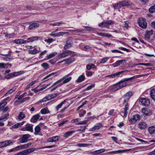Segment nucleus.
I'll list each match as a JSON object with an SVG mask.
<instances>
[{
    "label": "nucleus",
    "instance_id": "obj_1",
    "mask_svg": "<svg viewBox=\"0 0 155 155\" xmlns=\"http://www.w3.org/2000/svg\"><path fill=\"white\" fill-rule=\"evenodd\" d=\"M138 23L139 26L145 29L147 28V24L145 18H139Z\"/></svg>",
    "mask_w": 155,
    "mask_h": 155
},
{
    "label": "nucleus",
    "instance_id": "obj_2",
    "mask_svg": "<svg viewBox=\"0 0 155 155\" xmlns=\"http://www.w3.org/2000/svg\"><path fill=\"white\" fill-rule=\"evenodd\" d=\"M114 24V22L111 20H107L106 21H104L98 24V26L101 27L108 28L110 25Z\"/></svg>",
    "mask_w": 155,
    "mask_h": 155
},
{
    "label": "nucleus",
    "instance_id": "obj_3",
    "mask_svg": "<svg viewBox=\"0 0 155 155\" xmlns=\"http://www.w3.org/2000/svg\"><path fill=\"white\" fill-rule=\"evenodd\" d=\"M134 78V77H132L130 78H125L123 80L121 81H120L118 82L121 88L127 86L128 84V83L126 82V81H128L132 80Z\"/></svg>",
    "mask_w": 155,
    "mask_h": 155
},
{
    "label": "nucleus",
    "instance_id": "obj_4",
    "mask_svg": "<svg viewBox=\"0 0 155 155\" xmlns=\"http://www.w3.org/2000/svg\"><path fill=\"white\" fill-rule=\"evenodd\" d=\"M74 52L70 50H67L62 52L58 56L59 58H61L68 56L70 54H73Z\"/></svg>",
    "mask_w": 155,
    "mask_h": 155
},
{
    "label": "nucleus",
    "instance_id": "obj_5",
    "mask_svg": "<svg viewBox=\"0 0 155 155\" xmlns=\"http://www.w3.org/2000/svg\"><path fill=\"white\" fill-rule=\"evenodd\" d=\"M58 95V94H54L49 95L44 98L41 101L42 102H45L48 100H51L52 99L55 98Z\"/></svg>",
    "mask_w": 155,
    "mask_h": 155
},
{
    "label": "nucleus",
    "instance_id": "obj_6",
    "mask_svg": "<svg viewBox=\"0 0 155 155\" xmlns=\"http://www.w3.org/2000/svg\"><path fill=\"white\" fill-rule=\"evenodd\" d=\"M139 101L143 105L145 106H147L150 104L149 100L146 98H140L139 100Z\"/></svg>",
    "mask_w": 155,
    "mask_h": 155
},
{
    "label": "nucleus",
    "instance_id": "obj_7",
    "mask_svg": "<svg viewBox=\"0 0 155 155\" xmlns=\"http://www.w3.org/2000/svg\"><path fill=\"white\" fill-rule=\"evenodd\" d=\"M12 143L11 140L5 141L0 142V148L7 147Z\"/></svg>",
    "mask_w": 155,
    "mask_h": 155
},
{
    "label": "nucleus",
    "instance_id": "obj_8",
    "mask_svg": "<svg viewBox=\"0 0 155 155\" xmlns=\"http://www.w3.org/2000/svg\"><path fill=\"white\" fill-rule=\"evenodd\" d=\"M60 138V137L58 136L50 137L47 139V141L49 143L56 142L59 140Z\"/></svg>",
    "mask_w": 155,
    "mask_h": 155
},
{
    "label": "nucleus",
    "instance_id": "obj_9",
    "mask_svg": "<svg viewBox=\"0 0 155 155\" xmlns=\"http://www.w3.org/2000/svg\"><path fill=\"white\" fill-rule=\"evenodd\" d=\"M31 136L28 134H24L22 135L21 137V143H25L27 142L28 140V139L30 138Z\"/></svg>",
    "mask_w": 155,
    "mask_h": 155
},
{
    "label": "nucleus",
    "instance_id": "obj_10",
    "mask_svg": "<svg viewBox=\"0 0 155 155\" xmlns=\"http://www.w3.org/2000/svg\"><path fill=\"white\" fill-rule=\"evenodd\" d=\"M70 74L71 73H70L61 78L64 84H65L69 82L71 80L72 77L71 76H69Z\"/></svg>",
    "mask_w": 155,
    "mask_h": 155
},
{
    "label": "nucleus",
    "instance_id": "obj_11",
    "mask_svg": "<svg viewBox=\"0 0 155 155\" xmlns=\"http://www.w3.org/2000/svg\"><path fill=\"white\" fill-rule=\"evenodd\" d=\"M35 150L34 148H29L22 151V155H28Z\"/></svg>",
    "mask_w": 155,
    "mask_h": 155
},
{
    "label": "nucleus",
    "instance_id": "obj_12",
    "mask_svg": "<svg viewBox=\"0 0 155 155\" xmlns=\"http://www.w3.org/2000/svg\"><path fill=\"white\" fill-rule=\"evenodd\" d=\"M147 127V124L144 121L140 122L138 124V127L142 130H145Z\"/></svg>",
    "mask_w": 155,
    "mask_h": 155
},
{
    "label": "nucleus",
    "instance_id": "obj_13",
    "mask_svg": "<svg viewBox=\"0 0 155 155\" xmlns=\"http://www.w3.org/2000/svg\"><path fill=\"white\" fill-rule=\"evenodd\" d=\"M103 127L102 124L101 123H99L97 124L93 127L91 128L90 130V131H94L97 130L99 129L100 128Z\"/></svg>",
    "mask_w": 155,
    "mask_h": 155
},
{
    "label": "nucleus",
    "instance_id": "obj_14",
    "mask_svg": "<svg viewBox=\"0 0 155 155\" xmlns=\"http://www.w3.org/2000/svg\"><path fill=\"white\" fill-rule=\"evenodd\" d=\"M23 131H28L32 132H33V125H30L29 124H28L26 126V127L22 129Z\"/></svg>",
    "mask_w": 155,
    "mask_h": 155
},
{
    "label": "nucleus",
    "instance_id": "obj_15",
    "mask_svg": "<svg viewBox=\"0 0 155 155\" xmlns=\"http://www.w3.org/2000/svg\"><path fill=\"white\" fill-rule=\"evenodd\" d=\"M75 60V58L73 57H71L67 59H64L63 61L65 62V64L69 65L72 63Z\"/></svg>",
    "mask_w": 155,
    "mask_h": 155
},
{
    "label": "nucleus",
    "instance_id": "obj_16",
    "mask_svg": "<svg viewBox=\"0 0 155 155\" xmlns=\"http://www.w3.org/2000/svg\"><path fill=\"white\" fill-rule=\"evenodd\" d=\"M140 116L137 114H136L134 115L132 118H131L130 121L131 122L133 123L137 121L140 119Z\"/></svg>",
    "mask_w": 155,
    "mask_h": 155
},
{
    "label": "nucleus",
    "instance_id": "obj_17",
    "mask_svg": "<svg viewBox=\"0 0 155 155\" xmlns=\"http://www.w3.org/2000/svg\"><path fill=\"white\" fill-rule=\"evenodd\" d=\"M63 84H64L61 78L58 81L55 83H54L51 87H54L55 85H56L57 86V87H58L61 86Z\"/></svg>",
    "mask_w": 155,
    "mask_h": 155
},
{
    "label": "nucleus",
    "instance_id": "obj_18",
    "mask_svg": "<svg viewBox=\"0 0 155 155\" xmlns=\"http://www.w3.org/2000/svg\"><path fill=\"white\" fill-rule=\"evenodd\" d=\"M39 25L38 23H33L31 24L28 27L29 29L31 30L38 28Z\"/></svg>",
    "mask_w": 155,
    "mask_h": 155
},
{
    "label": "nucleus",
    "instance_id": "obj_19",
    "mask_svg": "<svg viewBox=\"0 0 155 155\" xmlns=\"http://www.w3.org/2000/svg\"><path fill=\"white\" fill-rule=\"evenodd\" d=\"M40 115L38 114H37L34 115L31 119V122L33 123L36 122L37 121L38 119L40 117Z\"/></svg>",
    "mask_w": 155,
    "mask_h": 155
},
{
    "label": "nucleus",
    "instance_id": "obj_20",
    "mask_svg": "<svg viewBox=\"0 0 155 155\" xmlns=\"http://www.w3.org/2000/svg\"><path fill=\"white\" fill-rule=\"evenodd\" d=\"M126 60L122 59L117 61L115 63L113 64V66L114 67H117L124 62H126Z\"/></svg>",
    "mask_w": 155,
    "mask_h": 155
},
{
    "label": "nucleus",
    "instance_id": "obj_21",
    "mask_svg": "<svg viewBox=\"0 0 155 155\" xmlns=\"http://www.w3.org/2000/svg\"><path fill=\"white\" fill-rule=\"evenodd\" d=\"M75 132V130H70L67 131L64 134L63 136L65 138H68V137L71 136Z\"/></svg>",
    "mask_w": 155,
    "mask_h": 155
},
{
    "label": "nucleus",
    "instance_id": "obj_22",
    "mask_svg": "<svg viewBox=\"0 0 155 155\" xmlns=\"http://www.w3.org/2000/svg\"><path fill=\"white\" fill-rule=\"evenodd\" d=\"M50 84H47L45 86H44V87H42L41 88H40L39 89H37L36 88H34V89H32L31 90L32 91H33L35 93H37V92H38L41 91L45 89L47 87L49 86V85Z\"/></svg>",
    "mask_w": 155,
    "mask_h": 155
},
{
    "label": "nucleus",
    "instance_id": "obj_23",
    "mask_svg": "<svg viewBox=\"0 0 155 155\" xmlns=\"http://www.w3.org/2000/svg\"><path fill=\"white\" fill-rule=\"evenodd\" d=\"M97 35L101 36L102 37H105L108 38L112 37V36L111 34H109L108 33H99L97 32Z\"/></svg>",
    "mask_w": 155,
    "mask_h": 155
},
{
    "label": "nucleus",
    "instance_id": "obj_24",
    "mask_svg": "<svg viewBox=\"0 0 155 155\" xmlns=\"http://www.w3.org/2000/svg\"><path fill=\"white\" fill-rule=\"evenodd\" d=\"M119 5L120 6V8L124 6L128 5H130L128 2L126 0L123 1L122 2H119Z\"/></svg>",
    "mask_w": 155,
    "mask_h": 155
},
{
    "label": "nucleus",
    "instance_id": "obj_25",
    "mask_svg": "<svg viewBox=\"0 0 155 155\" xmlns=\"http://www.w3.org/2000/svg\"><path fill=\"white\" fill-rule=\"evenodd\" d=\"M129 72V71L128 70H125L124 71H120L118 72H116L114 74H113V76H114V78L115 77H117L119 75H120V74H123L124 73H125V74L127 73L128 72Z\"/></svg>",
    "mask_w": 155,
    "mask_h": 155
},
{
    "label": "nucleus",
    "instance_id": "obj_26",
    "mask_svg": "<svg viewBox=\"0 0 155 155\" xmlns=\"http://www.w3.org/2000/svg\"><path fill=\"white\" fill-rule=\"evenodd\" d=\"M39 39H42V37H32L28 38V41H30V42H32L34 41L38 40Z\"/></svg>",
    "mask_w": 155,
    "mask_h": 155
},
{
    "label": "nucleus",
    "instance_id": "obj_27",
    "mask_svg": "<svg viewBox=\"0 0 155 155\" xmlns=\"http://www.w3.org/2000/svg\"><path fill=\"white\" fill-rule=\"evenodd\" d=\"M57 74L56 72H53L52 73L47 76L46 77H45L42 80V81L43 82H44L45 81H47L48 80H49V79L48 78L52 76H55V75Z\"/></svg>",
    "mask_w": 155,
    "mask_h": 155
},
{
    "label": "nucleus",
    "instance_id": "obj_28",
    "mask_svg": "<svg viewBox=\"0 0 155 155\" xmlns=\"http://www.w3.org/2000/svg\"><path fill=\"white\" fill-rule=\"evenodd\" d=\"M24 72L23 71H21L18 72H14L11 73V75H12V76H17L19 75H21L24 74Z\"/></svg>",
    "mask_w": 155,
    "mask_h": 155
},
{
    "label": "nucleus",
    "instance_id": "obj_29",
    "mask_svg": "<svg viewBox=\"0 0 155 155\" xmlns=\"http://www.w3.org/2000/svg\"><path fill=\"white\" fill-rule=\"evenodd\" d=\"M121 89L118 83L117 84L114 85L112 87V91H115Z\"/></svg>",
    "mask_w": 155,
    "mask_h": 155
},
{
    "label": "nucleus",
    "instance_id": "obj_30",
    "mask_svg": "<svg viewBox=\"0 0 155 155\" xmlns=\"http://www.w3.org/2000/svg\"><path fill=\"white\" fill-rule=\"evenodd\" d=\"M85 79V76L83 74L79 76L78 78L76 80V82L78 83H80L84 81Z\"/></svg>",
    "mask_w": 155,
    "mask_h": 155
},
{
    "label": "nucleus",
    "instance_id": "obj_31",
    "mask_svg": "<svg viewBox=\"0 0 155 155\" xmlns=\"http://www.w3.org/2000/svg\"><path fill=\"white\" fill-rule=\"evenodd\" d=\"M150 94L151 98L155 101V89H153L151 90Z\"/></svg>",
    "mask_w": 155,
    "mask_h": 155
},
{
    "label": "nucleus",
    "instance_id": "obj_32",
    "mask_svg": "<svg viewBox=\"0 0 155 155\" xmlns=\"http://www.w3.org/2000/svg\"><path fill=\"white\" fill-rule=\"evenodd\" d=\"M66 100H65L58 104L55 107L56 110L58 111L61 108L63 104L66 102Z\"/></svg>",
    "mask_w": 155,
    "mask_h": 155
},
{
    "label": "nucleus",
    "instance_id": "obj_33",
    "mask_svg": "<svg viewBox=\"0 0 155 155\" xmlns=\"http://www.w3.org/2000/svg\"><path fill=\"white\" fill-rule=\"evenodd\" d=\"M40 112L41 113L43 114H45L50 113V111L48 109L46 108H44L42 109L41 110Z\"/></svg>",
    "mask_w": 155,
    "mask_h": 155
},
{
    "label": "nucleus",
    "instance_id": "obj_34",
    "mask_svg": "<svg viewBox=\"0 0 155 155\" xmlns=\"http://www.w3.org/2000/svg\"><path fill=\"white\" fill-rule=\"evenodd\" d=\"M72 43L69 40H68L67 41L66 45L64 47V49L66 50V49L69 48V47L71 46Z\"/></svg>",
    "mask_w": 155,
    "mask_h": 155
},
{
    "label": "nucleus",
    "instance_id": "obj_35",
    "mask_svg": "<svg viewBox=\"0 0 155 155\" xmlns=\"http://www.w3.org/2000/svg\"><path fill=\"white\" fill-rule=\"evenodd\" d=\"M25 117V114L23 112H21L18 116V119L21 120L23 119Z\"/></svg>",
    "mask_w": 155,
    "mask_h": 155
},
{
    "label": "nucleus",
    "instance_id": "obj_36",
    "mask_svg": "<svg viewBox=\"0 0 155 155\" xmlns=\"http://www.w3.org/2000/svg\"><path fill=\"white\" fill-rule=\"evenodd\" d=\"M105 151V149L104 148H103L101 149H100L93 152V153L94 154H98L102 153L104 152Z\"/></svg>",
    "mask_w": 155,
    "mask_h": 155
},
{
    "label": "nucleus",
    "instance_id": "obj_37",
    "mask_svg": "<svg viewBox=\"0 0 155 155\" xmlns=\"http://www.w3.org/2000/svg\"><path fill=\"white\" fill-rule=\"evenodd\" d=\"M129 106L128 105V104H127L125 106V107L124 108V116L125 117H126L127 116V110H128L129 108H128Z\"/></svg>",
    "mask_w": 155,
    "mask_h": 155
},
{
    "label": "nucleus",
    "instance_id": "obj_38",
    "mask_svg": "<svg viewBox=\"0 0 155 155\" xmlns=\"http://www.w3.org/2000/svg\"><path fill=\"white\" fill-rule=\"evenodd\" d=\"M149 132L151 134L155 133V127L151 126L150 127L148 128Z\"/></svg>",
    "mask_w": 155,
    "mask_h": 155
},
{
    "label": "nucleus",
    "instance_id": "obj_39",
    "mask_svg": "<svg viewBox=\"0 0 155 155\" xmlns=\"http://www.w3.org/2000/svg\"><path fill=\"white\" fill-rule=\"evenodd\" d=\"M38 52V50L35 48L34 49L30 50L28 51V53L30 54L34 55L37 53Z\"/></svg>",
    "mask_w": 155,
    "mask_h": 155
},
{
    "label": "nucleus",
    "instance_id": "obj_40",
    "mask_svg": "<svg viewBox=\"0 0 155 155\" xmlns=\"http://www.w3.org/2000/svg\"><path fill=\"white\" fill-rule=\"evenodd\" d=\"M126 150H119L117 151H110L109 152H108V153L110 154H112V153H114L115 154L116 153H120L122 152H124L125 151H126Z\"/></svg>",
    "mask_w": 155,
    "mask_h": 155
},
{
    "label": "nucleus",
    "instance_id": "obj_41",
    "mask_svg": "<svg viewBox=\"0 0 155 155\" xmlns=\"http://www.w3.org/2000/svg\"><path fill=\"white\" fill-rule=\"evenodd\" d=\"M57 54V52H54L52 54H50L47 55L46 56L47 59H49L52 58L54 57L55 55H56Z\"/></svg>",
    "mask_w": 155,
    "mask_h": 155
},
{
    "label": "nucleus",
    "instance_id": "obj_42",
    "mask_svg": "<svg viewBox=\"0 0 155 155\" xmlns=\"http://www.w3.org/2000/svg\"><path fill=\"white\" fill-rule=\"evenodd\" d=\"M143 114L144 115L146 116H148L149 115L147 109L146 108H142L141 110Z\"/></svg>",
    "mask_w": 155,
    "mask_h": 155
},
{
    "label": "nucleus",
    "instance_id": "obj_43",
    "mask_svg": "<svg viewBox=\"0 0 155 155\" xmlns=\"http://www.w3.org/2000/svg\"><path fill=\"white\" fill-rule=\"evenodd\" d=\"M90 144L87 143H78L76 145V146L80 147H86L90 145Z\"/></svg>",
    "mask_w": 155,
    "mask_h": 155
},
{
    "label": "nucleus",
    "instance_id": "obj_44",
    "mask_svg": "<svg viewBox=\"0 0 155 155\" xmlns=\"http://www.w3.org/2000/svg\"><path fill=\"white\" fill-rule=\"evenodd\" d=\"M14 43L17 44H23V39H15L13 41Z\"/></svg>",
    "mask_w": 155,
    "mask_h": 155
},
{
    "label": "nucleus",
    "instance_id": "obj_45",
    "mask_svg": "<svg viewBox=\"0 0 155 155\" xmlns=\"http://www.w3.org/2000/svg\"><path fill=\"white\" fill-rule=\"evenodd\" d=\"M80 129L77 130V131H81L82 132H84L86 129V126H81L80 127Z\"/></svg>",
    "mask_w": 155,
    "mask_h": 155
},
{
    "label": "nucleus",
    "instance_id": "obj_46",
    "mask_svg": "<svg viewBox=\"0 0 155 155\" xmlns=\"http://www.w3.org/2000/svg\"><path fill=\"white\" fill-rule=\"evenodd\" d=\"M35 135L37 134L41 130V129L39 126L38 125L36 126L35 129Z\"/></svg>",
    "mask_w": 155,
    "mask_h": 155
},
{
    "label": "nucleus",
    "instance_id": "obj_47",
    "mask_svg": "<svg viewBox=\"0 0 155 155\" xmlns=\"http://www.w3.org/2000/svg\"><path fill=\"white\" fill-rule=\"evenodd\" d=\"M9 116V114H5L0 117V120H7L8 119Z\"/></svg>",
    "mask_w": 155,
    "mask_h": 155
},
{
    "label": "nucleus",
    "instance_id": "obj_48",
    "mask_svg": "<svg viewBox=\"0 0 155 155\" xmlns=\"http://www.w3.org/2000/svg\"><path fill=\"white\" fill-rule=\"evenodd\" d=\"M20 126L18 123L15 124L14 125L12 126L10 128V129L12 130L14 129H17L20 127Z\"/></svg>",
    "mask_w": 155,
    "mask_h": 155
},
{
    "label": "nucleus",
    "instance_id": "obj_49",
    "mask_svg": "<svg viewBox=\"0 0 155 155\" xmlns=\"http://www.w3.org/2000/svg\"><path fill=\"white\" fill-rule=\"evenodd\" d=\"M95 65L94 64H91V65L87 64L86 66V68L87 70H91L92 68H94L95 67Z\"/></svg>",
    "mask_w": 155,
    "mask_h": 155
},
{
    "label": "nucleus",
    "instance_id": "obj_50",
    "mask_svg": "<svg viewBox=\"0 0 155 155\" xmlns=\"http://www.w3.org/2000/svg\"><path fill=\"white\" fill-rule=\"evenodd\" d=\"M7 104V102H4L0 104V112L2 110V109Z\"/></svg>",
    "mask_w": 155,
    "mask_h": 155
},
{
    "label": "nucleus",
    "instance_id": "obj_51",
    "mask_svg": "<svg viewBox=\"0 0 155 155\" xmlns=\"http://www.w3.org/2000/svg\"><path fill=\"white\" fill-rule=\"evenodd\" d=\"M41 66L45 69H47L49 68V65L46 63H44L41 65Z\"/></svg>",
    "mask_w": 155,
    "mask_h": 155
},
{
    "label": "nucleus",
    "instance_id": "obj_52",
    "mask_svg": "<svg viewBox=\"0 0 155 155\" xmlns=\"http://www.w3.org/2000/svg\"><path fill=\"white\" fill-rule=\"evenodd\" d=\"M64 24V23H63L62 22H56L55 23L53 24H51L50 25H52L53 26H59L60 25Z\"/></svg>",
    "mask_w": 155,
    "mask_h": 155
},
{
    "label": "nucleus",
    "instance_id": "obj_53",
    "mask_svg": "<svg viewBox=\"0 0 155 155\" xmlns=\"http://www.w3.org/2000/svg\"><path fill=\"white\" fill-rule=\"evenodd\" d=\"M149 11L151 13L155 12V5L150 8L149 9Z\"/></svg>",
    "mask_w": 155,
    "mask_h": 155
},
{
    "label": "nucleus",
    "instance_id": "obj_54",
    "mask_svg": "<svg viewBox=\"0 0 155 155\" xmlns=\"http://www.w3.org/2000/svg\"><path fill=\"white\" fill-rule=\"evenodd\" d=\"M132 95V92L131 91H129L127 93L124 97L128 98V99Z\"/></svg>",
    "mask_w": 155,
    "mask_h": 155
},
{
    "label": "nucleus",
    "instance_id": "obj_55",
    "mask_svg": "<svg viewBox=\"0 0 155 155\" xmlns=\"http://www.w3.org/2000/svg\"><path fill=\"white\" fill-rule=\"evenodd\" d=\"M31 143H29L27 144L22 145H21V147L22 149H25L28 147L29 146L31 145Z\"/></svg>",
    "mask_w": 155,
    "mask_h": 155
},
{
    "label": "nucleus",
    "instance_id": "obj_56",
    "mask_svg": "<svg viewBox=\"0 0 155 155\" xmlns=\"http://www.w3.org/2000/svg\"><path fill=\"white\" fill-rule=\"evenodd\" d=\"M87 124V120H84L82 121H80L76 124V125H81V124Z\"/></svg>",
    "mask_w": 155,
    "mask_h": 155
},
{
    "label": "nucleus",
    "instance_id": "obj_57",
    "mask_svg": "<svg viewBox=\"0 0 155 155\" xmlns=\"http://www.w3.org/2000/svg\"><path fill=\"white\" fill-rule=\"evenodd\" d=\"M67 33V32H60L57 33V37H59L61 36H63Z\"/></svg>",
    "mask_w": 155,
    "mask_h": 155
},
{
    "label": "nucleus",
    "instance_id": "obj_58",
    "mask_svg": "<svg viewBox=\"0 0 155 155\" xmlns=\"http://www.w3.org/2000/svg\"><path fill=\"white\" fill-rule=\"evenodd\" d=\"M113 7L115 9H118L120 8L119 3L114 4L113 5Z\"/></svg>",
    "mask_w": 155,
    "mask_h": 155
},
{
    "label": "nucleus",
    "instance_id": "obj_59",
    "mask_svg": "<svg viewBox=\"0 0 155 155\" xmlns=\"http://www.w3.org/2000/svg\"><path fill=\"white\" fill-rule=\"evenodd\" d=\"M79 119L78 118H77L75 119H72L71 120V123H78L79 122Z\"/></svg>",
    "mask_w": 155,
    "mask_h": 155
},
{
    "label": "nucleus",
    "instance_id": "obj_60",
    "mask_svg": "<svg viewBox=\"0 0 155 155\" xmlns=\"http://www.w3.org/2000/svg\"><path fill=\"white\" fill-rule=\"evenodd\" d=\"M86 30L90 31L92 30H94V28L88 26H85L84 27Z\"/></svg>",
    "mask_w": 155,
    "mask_h": 155
},
{
    "label": "nucleus",
    "instance_id": "obj_61",
    "mask_svg": "<svg viewBox=\"0 0 155 155\" xmlns=\"http://www.w3.org/2000/svg\"><path fill=\"white\" fill-rule=\"evenodd\" d=\"M16 89V87H13L12 89H10L8 91V93H9V94H10L13 92L15 91Z\"/></svg>",
    "mask_w": 155,
    "mask_h": 155
},
{
    "label": "nucleus",
    "instance_id": "obj_62",
    "mask_svg": "<svg viewBox=\"0 0 155 155\" xmlns=\"http://www.w3.org/2000/svg\"><path fill=\"white\" fill-rule=\"evenodd\" d=\"M108 59L109 58L108 57H105L104 58L102 59L101 61V63H104L106 62Z\"/></svg>",
    "mask_w": 155,
    "mask_h": 155
},
{
    "label": "nucleus",
    "instance_id": "obj_63",
    "mask_svg": "<svg viewBox=\"0 0 155 155\" xmlns=\"http://www.w3.org/2000/svg\"><path fill=\"white\" fill-rule=\"evenodd\" d=\"M119 48L120 49H121L122 50L126 51L127 52H129L130 51V50L128 49H127L126 48L120 47Z\"/></svg>",
    "mask_w": 155,
    "mask_h": 155
},
{
    "label": "nucleus",
    "instance_id": "obj_64",
    "mask_svg": "<svg viewBox=\"0 0 155 155\" xmlns=\"http://www.w3.org/2000/svg\"><path fill=\"white\" fill-rule=\"evenodd\" d=\"M46 52L47 51L46 50H45L39 54V58H41L43 55H44L46 53Z\"/></svg>",
    "mask_w": 155,
    "mask_h": 155
}]
</instances>
